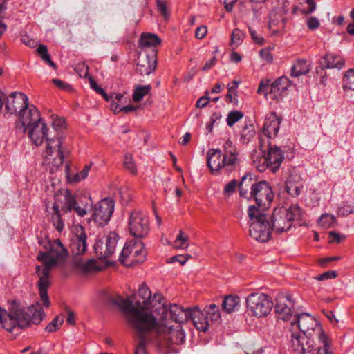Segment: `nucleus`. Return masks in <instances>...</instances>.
<instances>
[{"label": "nucleus", "mask_w": 354, "mask_h": 354, "mask_svg": "<svg viewBox=\"0 0 354 354\" xmlns=\"http://www.w3.org/2000/svg\"><path fill=\"white\" fill-rule=\"evenodd\" d=\"M68 254L67 249L59 239L50 243L48 252L40 251L37 254V259L44 263V267L37 266L35 268V273L39 278L37 286L41 301L46 308L50 304L48 295V290L50 286V270L59 262L64 261Z\"/></svg>", "instance_id": "obj_1"}, {"label": "nucleus", "mask_w": 354, "mask_h": 354, "mask_svg": "<svg viewBox=\"0 0 354 354\" xmlns=\"http://www.w3.org/2000/svg\"><path fill=\"white\" fill-rule=\"evenodd\" d=\"M108 301L118 307L124 313L129 315L131 324L140 335V341L136 346L135 354H147L145 335L152 330L156 324V319L152 313H144L134 308L129 299H124L119 295L110 296Z\"/></svg>", "instance_id": "obj_2"}, {"label": "nucleus", "mask_w": 354, "mask_h": 354, "mask_svg": "<svg viewBox=\"0 0 354 354\" xmlns=\"http://www.w3.org/2000/svg\"><path fill=\"white\" fill-rule=\"evenodd\" d=\"M222 148L210 149L207 152V165L213 174H218L222 171L230 173L240 165L239 151L230 140H225Z\"/></svg>", "instance_id": "obj_3"}, {"label": "nucleus", "mask_w": 354, "mask_h": 354, "mask_svg": "<svg viewBox=\"0 0 354 354\" xmlns=\"http://www.w3.org/2000/svg\"><path fill=\"white\" fill-rule=\"evenodd\" d=\"M8 319L3 322V328L7 331L19 332L30 325L39 324L46 316L39 302L27 308L14 302L9 309Z\"/></svg>", "instance_id": "obj_4"}, {"label": "nucleus", "mask_w": 354, "mask_h": 354, "mask_svg": "<svg viewBox=\"0 0 354 354\" xmlns=\"http://www.w3.org/2000/svg\"><path fill=\"white\" fill-rule=\"evenodd\" d=\"M291 330L295 328L299 329V332L312 336L313 333H317L319 342L323 347L317 348V350L313 354H333L330 351V345L328 337L324 332L321 324L310 314L302 313L297 315L295 322H291Z\"/></svg>", "instance_id": "obj_5"}, {"label": "nucleus", "mask_w": 354, "mask_h": 354, "mask_svg": "<svg viewBox=\"0 0 354 354\" xmlns=\"http://www.w3.org/2000/svg\"><path fill=\"white\" fill-rule=\"evenodd\" d=\"M248 214L250 218V236L259 242L269 241L272 238L273 231L267 212H262L254 206H249Z\"/></svg>", "instance_id": "obj_6"}, {"label": "nucleus", "mask_w": 354, "mask_h": 354, "mask_svg": "<svg viewBox=\"0 0 354 354\" xmlns=\"http://www.w3.org/2000/svg\"><path fill=\"white\" fill-rule=\"evenodd\" d=\"M163 300L164 298L161 294L156 293L153 295V301L155 303L152 306L153 308H155L153 313L160 315L161 322L167 321L168 315L171 320L178 323V324L189 321L191 308H183L176 304L167 306Z\"/></svg>", "instance_id": "obj_7"}, {"label": "nucleus", "mask_w": 354, "mask_h": 354, "mask_svg": "<svg viewBox=\"0 0 354 354\" xmlns=\"http://www.w3.org/2000/svg\"><path fill=\"white\" fill-rule=\"evenodd\" d=\"M301 213V208L297 205H292L289 208H275L270 218L272 231L277 234L288 231L291 227L292 221L300 218Z\"/></svg>", "instance_id": "obj_8"}, {"label": "nucleus", "mask_w": 354, "mask_h": 354, "mask_svg": "<svg viewBox=\"0 0 354 354\" xmlns=\"http://www.w3.org/2000/svg\"><path fill=\"white\" fill-rule=\"evenodd\" d=\"M221 317L219 307L214 304L206 306L203 310L194 306L189 313V320L198 330L203 332H206L210 324L218 322Z\"/></svg>", "instance_id": "obj_9"}, {"label": "nucleus", "mask_w": 354, "mask_h": 354, "mask_svg": "<svg viewBox=\"0 0 354 354\" xmlns=\"http://www.w3.org/2000/svg\"><path fill=\"white\" fill-rule=\"evenodd\" d=\"M69 154L68 149L62 147V139L56 138L46 139V148L44 153V163L48 165L51 171L57 170Z\"/></svg>", "instance_id": "obj_10"}, {"label": "nucleus", "mask_w": 354, "mask_h": 354, "mask_svg": "<svg viewBox=\"0 0 354 354\" xmlns=\"http://www.w3.org/2000/svg\"><path fill=\"white\" fill-rule=\"evenodd\" d=\"M157 333L158 342L160 346L170 347L173 344H181L184 342L185 337L182 326L178 324L175 328L174 326H169L167 323L161 322L158 324L156 322L154 328Z\"/></svg>", "instance_id": "obj_11"}, {"label": "nucleus", "mask_w": 354, "mask_h": 354, "mask_svg": "<svg viewBox=\"0 0 354 354\" xmlns=\"http://www.w3.org/2000/svg\"><path fill=\"white\" fill-rule=\"evenodd\" d=\"M245 302L248 314L259 318L267 316L273 308L271 297L268 295L262 292L249 294Z\"/></svg>", "instance_id": "obj_12"}, {"label": "nucleus", "mask_w": 354, "mask_h": 354, "mask_svg": "<svg viewBox=\"0 0 354 354\" xmlns=\"http://www.w3.org/2000/svg\"><path fill=\"white\" fill-rule=\"evenodd\" d=\"M273 198L274 194L270 184L266 180H261L253 185L252 190L250 191L249 197L247 198L254 199L256 205L253 206L256 209L267 212Z\"/></svg>", "instance_id": "obj_13"}, {"label": "nucleus", "mask_w": 354, "mask_h": 354, "mask_svg": "<svg viewBox=\"0 0 354 354\" xmlns=\"http://www.w3.org/2000/svg\"><path fill=\"white\" fill-rule=\"evenodd\" d=\"M147 252L144 243L140 241L131 240L126 243L120 255L119 261L125 264L127 258L131 262L142 263L146 259Z\"/></svg>", "instance_id": "obj_14"}, {"label": "nucleus", "mask_w": 354, "mask_h": 354, "mask_svg": "<svg viewBox=\"0 0 354 354\" xmlns=\"http://www.w3.org/2000/svg\"><path fill=\"white\" fill-rule=\"evenodd\" d=\"M128 225L130 234L135 238H145L150 230L148 217L140 211H134L130 214Z\"/></svg>", "instance_id": "obj_15"}, {"label": "nucleus", "mask_w": 354, "mask_h": 354, "mask_svg": "<svg viewBox=\"0 0 354 354\" xmlns=\"http://www.w3.org/2000/svg\"><path fill=\"white\" fill-rule=\"evenodd\" d=\"M114 206V201L108 198L99 201L95 205L91 216L93 221L100 226L106 225L111 218Z\"/></svg>", "instance_id": "obj_16"}, {"label": "nucleus", "mask_w": 354, "mask_h": 354, "mask_svg": "<svg viewBox=\"0 0 354 354\" xmlns=\"http://www.w3.org/2000/svg\"><path fill=\"white\" fill-rule=\"evenodd\" d=\"M75 197L67 189H59L55 194L53 210L55 212L67 213L72 210Z\"/></svg>", "instance_id": "obj_17"}, {"label": "nucleus", "mask_w": 354, "mask_h": 354, "mask_svg": "<svg viewBox=\"0 0 354 354\" xmlns=\"http://www.w3.org/2000/svg\"><path fill=\"white\" fill-rule=\"evenodd\" d=\"M310 335L302 333L301 332L292 331L291 333V347L292 350L299 354H306L317 350L313 349V341L310 339Z\"/></svg>", "instance_id": "obj_18"}, {"label": "nucleus", "mask_w": 354, "mask_h": 354, "mask_svg": "<svg viewBox=\"0 0 354 354\" xmlns=\"http://www.w3.org/2000/svg\"><path fill=\"white\" fill-rule=\"evenodd\" d=\"M87 236L82 225H75L73 230V236L70 241V249L75 255L84 254L87 248Z\"/></svg>", "instance_id": "obj_19"}, {"label": "nucleus", "mask_w": 354, "mask_h": 354, "mask_svg": "<svg viewBox=\"0 0 354 354\" xmlns=\"http://www.w3.org/2000/svg\"><path fill=\"white\" fill-rule=\"evenodd\" d=\"M19 119L24 133H26V129H29L42 120L39 110L34 105H28L27 108L20 110Z\"/></svg>", "instance_id": "obj_20"}, {"label": "nucleus", "mask_w": 354, "mask_h": 354, "mask_svg": "<svg viewBox=\"0 0 354 354\" xmlns=\"http://www.w3.org/2000/svg\"><path fill=\"white\" fill-rule=\"evenodd\" d=\"M118 239V235L115 232H109L106 237L104 248L102 246V242L101 241L95 244V250L100 259H106L114 253Z\"/></svg>", "instance_id": "obj_21"}, {"label": "nucleus", "mask_w": 354, "mask_h": 354, "mask_svg": "<svg viewBox=\"0 0 354 354\" xmlns=\"http://www.w3.org/2000/svg\"><path fill=\"white\" fill-rule=\"evenodd\" d=\"M156 59L155 55L149 56L146 53H140L138 56L136 71L140 75H148L155 71Z\"/></svg>", "instance_id": "obj_22"}, {"label": "nucleus", "mask_w": 354, "mask_h": 354, "mask_svg": "<svg viewBox=\"0 0 354 354\" xmlns=\"http://www.w3.org/2000/svg\"><path fill=\"white\" fill-rule=\"evenodd\" d=\"M294 307V301L291 296L288 295L277 299L274 311L279 319L288 320L292 315V308Z\"/></svg>", "instance_id": "obj_23"}, {"label": "nucleus", "mask_w": 354, "mask_h": 354, "mask_svg": "<svg viewBox=\"0 0 354 354\" xmlns=\"http://www.w3.org/2000/svg\"><path fill=\"white\" fill-rule=\"evenodd\" d=\"M28 105V97L21 92H12L6 104V109L10 114L17 113L19 109L22 110L27 108Z\"/></svg>", "instance_id": "obj_24"}, {"label": "nucleus", "mask_w": 354, "mask_h": 354, "mask_svg": "<svg viewBox=\"0 0 354 354\" xmlns=\"http://www.w3.org/2000/svg\"><path fill=\"white\" fill-rule=\"evenodd\" d=\"M281 124V119L276 113H270L266 118L262 133L266 138H274L279 131Z\"/></svg>", "instance_id": "obj_25"}, {"label": "nucleus", "mask_w": 354, "mask_h": 354, "mask_svg": "<svg viewBox=\"0 0 354 354\" xmlns=\"http://www.w3.org/2000/svg\"><path fill=\"white\" fill-rule=\"evenodd\" d=\"M47 130L46 124L41 120L34 126L26 129V133L33 143L39 146L43 143L44 139H48L46 137Z\"/></svg>", "instance_id": "obj_26"}, {"label": "nucleus", "mask_w": 354, "mask_h": 354, "mask_svg": "<svg viewBox=\"0 0 354 354\" xmlns=\"http://www.w3.org/2000/svg\"><path fill=\"white\" fill-rule=\"evenodd\" d=\"M138 295L142 298V301H138L137 307L133 306L134 308L139 309L144 313H147V312H145V309H151L153 311L155 310V308L152 307L155 303L153 301V298L151 299V292L145 283H142L138 289ZM131 301L133 303L132 301ZM132 305L133 304H132Z\"/></svg>", "instance_id": "obj_27"}, {"label": "nucleus", "mask_w": 354, "mask_h": 354, "mask_svg": "<svg viewBox=\"0 0 354 354\" xmlns=\"http://www.w3.org/2000/svg\"><path fill=\"white\" fill-rule=\"evenodd\" d=\"M267 158L270 165V170L273 173H276L283 161V153L277 146L270 147L267 153Z\"/></svg>", "instance_id": "obj_28"}, {"label": "nucleus", "mask_w": 354, "mask_h": 354, "mask_svg": "<svg viewBox=\"0 0 354 354\" xmlns=\"http://www.w3.org/2000/svg\"><path fill=\"white\" fill-rule=\"evenodd\" d=\"M322 69L337 68L341 69L344 65V59L333 53H327L319 62Z\"/></svg>", "instance_id": "obj_29"}, {"label": "nucleus", "mask_w": 354, "mask_h": 354, "mask_svg": "<svg viewBox=\"0 0 354 354\" xmlns=\"http://www.w3.org/2000/svg\"><path fill=\"white\" fill-rule=\"evenodd\" d=\"M257 182L253 179L252 174H245L241 178L239 184L240 196L245 198H248L250 194L249 190L251 191L253 185L257 184Z\"/></svg>", "instance_id": "obj_30"}, {"label": "nucleus", "mask_w": 354, "mask_h": 354, "mask_svg": "<svg viewBox=\"0 0 354 354\" xmlns=\"http://www.w3.org/2000/svg\"><path fill=\"white\" fill-rule=\"evenodd\" d=\"M252 160L254 166L259 171L263 172L267 169H270V165L266 153L254 151L252 154Z\"/></svg>", "instance_id": "obj_31"}, {"label": "nucleus", "mask_w": 354, "mask_h": 354, "mask_svg": "<svg viewBox=\"0 0 354 354\" xmlns=\"http://www.w3.org/2000/svg\"><path fill=\"white\" fill-rule=\"evenodd\" d=\"M288 79L286 77H280L273 82L269 88V94L272 99H277L282 93L285 91L288 86Z\"/></svg>", "instance_id": "obj_32"}, {"label": "nucleus", "mask_w": 354, "mask_h": 354, "mask_svg": "<svg viewBox=\"0 0 354 354\" xmlns=\"http://www.w3.org/2000/svg\"><path fill=\"white\" fill-rule=\"evenodd\" d=\"M302 187L301 183L292 176L286 181L285 189L292 197L298 196L301 194Z\"/></svg>", "instance_id": "obj_33"}, {"label": "nucleus", "mask_w": 354, "mask_h": 354, "mask_svg": "<svg viewBox=\"0 0 354 354\" xmlns=\"http://www.w3.org/2000/svg\"><path fill=\"white\" fill-rule=\"evenodd\" d=\"M310 71L309 65L305 59H297L292 66L291 76L299 77L307 74Z\"/></svg>", "instance_id": "obj_34"}, {"label": "nucleus", "mask_w": 354, "mask_h": 354, "mask_svg": "<svg viewBox=\"0 0 354 354\" xmlns=\"http://www.w3.org/2000/svg\"><path fill=\"white\" fill-rule=\"evenodd\" d=\"M161 42L160 39L152 33H142L139 40V45L143 48L156 46Z\"/></svg>", "instance_id": "obj_35"}, {"label": "nucleus", "mask_w": 354, "mask_h": 354, "mask_svg": "<svg viewBox=\"0 0 354 354\" xmlns=\"http://www.w3.org/2000/svg\"><path fill=\"white\" fill-rule=\"evenodd\" d=\"M240 299L237 296L228 295L225 297L222 302V310L227 313H232L239 305Z\"/></svg>", "instance_id": "obj_36"}, {"label": "nucleus", "mask_w": 354, "mask_h": 354, "mask_svg": "<svg viewBox=\"0 0 354 354\" xmlns=\"http://www.w3.org/2000/svg\"><path fill=\"white\" fill-rule=\"evenodd\" d=\"M151 88L150 85L136 86L133 93V100L136 102H140L145 95H148Z\"/></svg>", "instance_id": "obj_37"}, {"label": "nucleus", "mask_w": 354, "mask_h": 354, "mask_svg": "<svg viewBox=\"0 0 354 354\" xmlns=\"http://www.w3.org/2000/svg\"><path fill=\"white\" fill-rule=\"evenodd\" d=\"M37 53L41 57V59L45 62L48 63L49 66L53 67L54 69L57 68L56 64L50 59V57L48 53L47 46L44 44H40L37 50Z\"/></svg>", "instance_id": "obj_38"}, {"label": "nucleus", "mask_w": 354, "mask_h": 354, "mask_svg": "<svg viewBox=\"0 0 354 354\" xmlns=\"http://www.w3.org/2000/svg\"><path fill=\"white\" fill-rule=\"evenodd\" d=\"M354 213V201H346L338 208L339 216H346Z\"/></svg>", "instance_id": "obj_39"}, {"label": "nucleus", "mask_w": 354, "mask_h": 354, "mask_svg": "<svg viewBox=\"0 0 354 354\" xmlns=\"http://www.w3.org/2000/svg\"><path fill=\"white\" fill-rule=\"evenodd\" d=\"M343 87L344 89L354 91V70L349 69L346 72L343 78Z\"/></svg>", "instance_id": "obj_40"}, {"label": "nucleus", "mask_w": 354, "mask_h": 354, "mask_svg": "<svg viewBox=\"0 0 354 354\" xmlns=\"http://www.w3.org/2000/svg\"><path fill=\"white\" fill-rule=\"evenodd\" d=\"M64 319L63 315L55 317L45 328V330L49 333L56 331L59 328V326L62 325Z\"/></svg>", "instance_id": "obj_41"}, {"label": "nucleus", "mask_w": 354, "mask_h": 354, "mask_svg": "<svg viewBox=\"0 0 354 354\" xmlns=\"http://www.w3.org/2000/svg\"><path fill=\"white\" fill-rule=\"evenodd\" d=\"M124 167L131 174H137V167L135 164V162L133 159V156L130 153H127L124 156Z\"/></svg>", "instance_id": "obj_42"}, {"label": "nucleus", "mask_w": 354, "mask_h": 354, "mask_svg": "<svg viewBox=\"0 0 354 354\" xmlns=\"http://www.w3.org/2000/svg\"><path fill=\"white\" fill-rule=\"evenodd\" d=\"M244 114L240 111H230L227 118V124L229 127H232L236 122L243 117Z\"/></svg>", "instance_id": "obj_43"}, {"label": "nucleus", "mask_w": 354, "mask_h": 354, "mask_svg": "<svg viewBox=\"0 0 354 354\" xmlns=\"http://www.w3.org/2000/svg\"><path fill=\"white\" fill-rule=\"evenodd\" d=\"M189 236L180 230L175 240V243L176 245V247L177 248H187L188 247V245L187 244Z\"/></svg>", "instance_id": "obj_44"}, {"label": "nucleus", "mask_w": 354, "mask_h": 354, "mask_svg": "<svg viewBox=\"0 0 354 354\" xmlns=\"http://www.w3.org/2000/svg\"><path fill=\"white\" fill-rule=\"evenodd\" d=\"M91 167H92V163L85 165L84 168L82 169V170L80 171V172L77 173L74 176V177L73 178V181L79 182L82 180L85 179L87 177L88 172L91 170Z\"/></svg>", "instance_id": "obj_45"}, {"label": "nucleus", "mask_w": 354, "mask_h": 354, "mask_svg": "<svg viewBox=\"0 0 354 354\" xmlns=\"http://www.w3.org/2000/svg\"><path fill=\"white\" fill-rule=\"evenodd\" d=\"M63 213L55 212L52 216L53 225L58 232H62L64 229V223L62 220V215Z\"/></svg>", "instance_id": "obj_46"}, {"label": "nucleus", "mask_w": 354, "mask_h": 354, "mask_svg": "<svg viewBox=\"0 0 354 354\" xmlns=\"http://www.w3.org/2000/svg\"><path fill=\"white\" fill-rule=\"evenodd\" d=\"M78 267L84 273H88L95 270V261L88 260L86 262H81L78 263Z\"/></svg>", "instance_id": "obj_47"}, {"label": "nucleus", "mask_w": 354, "mask_h": 354, "mask_svg": "<svg viewBox=\"0 0 354 354\" xmlns=\"http://www.w3.org/2000/svg\"><path fill=\"white\" fill-rule=\"evenodd\" d=\"M335 221V218L333 215L323 214L319 219V224L324 227H330Z\"/></svg>", "instance_id": "obj_48"}, {"label": "nucleus", "mask_w": 354, "mask_h": 354, "mask_svg": "<svg viewBox=\"0 0 354 354\" xmlns=\"http://www.w3.org/2000/svg\"><path fill=\"white\" fill-rule=\"evenodd\" d=\"M244 37V33L240 29L236 28L233 30L231 35V45L240 44Z\"/></svg>", "instance_id": "obj_49"}, {"label": "nucleus", "mask_w": 354, "mask_h": 354, "mask_svg": "<svg viewBox=\"0 0 354 354\" xmlns=\"http://www.w3.org/2000/svg\"><path fill=\"white\" fill-rule=\"evenodd\" d=\"M270 138H266L263 133H261L259 136V151H262L263 153H266V151H268V148L270 147H272L271 146V144L270 142Z\"/></svg>", "instance_id": "obj_50"}, {"label": "nucleus", "mask_w": 354, "mask_h": 354, "mask_svg": "<svg viewBox=\"0 0 354 354\" xmlns=\"http://www.w3.org/2000/svg\"><path fill=\"white\" fill-rule=\"evenodd\" d=\"M75 70L81 77H88V66L84 63H79L75 66Z\"/></svg>", "instance_id": "obj_51"}, {"label": "nucleus", "mask_w": 354, "mask_h": 354, "mask_svg": "<svg viewBox=\"0 0 354 354\" xmlns=\"http://www.w3.org/2000/svg\"><path fill=\"white\" fill-rule=\"evenodd\" d=\"M328 236H329V242L330 243H339L342 241H344L346 238V236L344 234H341L335 231L329 232Z\"/></svg>", "instance_id": "obj_52"}, {"label": "nucleus", "mask_w": 354, "mask_h": 354, "mask_svg": "<svg viewBox=\"0 0 354 354\" xmlns=\"http://www.w3.org/2000/svg\"><path fill=\"white\" fill-rule=\"evenodd\" d=\"M337 276V274L335 271L333 270H328L326 271L317 277H315V279L317 281H324L330 279H335Z\"/></svg>", "instance_id": "obj_53"}, {"label": "nucleus", "mask_w": 354, "mask_h": 354, "mask_svg": "<svg viewBox=\"0 0 354 354\" xmlns=\"http://www.w3.org/2000/svg\"><path fill=\"white\" fill-rule=\"evenodd\" d=\"M157 7L160 13L165 18L169 17L167 3L162 0H157Z\"/></svg>", "instance_id": "obj_54"}, {"label": "nucleus", "mask_w": 354, "mask_h": 354, "mask_svg": "<svg viewBox=\"0 0 354 354\" xmlns=\"http://www.w3.org/2000/svg\"><path fill=\"white\" fill-rule=\"evenodd\" d=\"M259 54L262 59L264 60L266 62L270 64L272 62L273 56L269 48H265L261 49L259 52Z\"/></svg>", "instance_id": "obj_55"}, {"label": "nucleus", "mask_w": 354, "mask_h": 354, "mask_svg": "<svg viewBox=\"0 0 354 354\" xmlns=\"http://www.w3.org/2000/svg\"><path fill=\"white\" fill-rule=\"evenodd\" d=\"M306 24L310 30H315L318 28L320 26V22L319 19L315 17H310L306 20Z\"/></svg>", "instance_id": "obj_56"}, {"label": "nucleus", "mask_w": 354, "mask_h": 354, "mask_svg": "<svg viewBox=\"0 0 354 354\" xmlns=\"http://www.w3.org/2000/svg\"><path fill=\"white\" fill-rule=\"evenodd\" d=\"M52 82L59 88L64 91H71L72 90V87L70 84L62 81L59 79H53Z\"/></svg>", "instance_id": "obj_57"}, {"label": "nucleus", "mask_w": 354, "mask_h": 354, "mask_svg": "<svg viewBox=\"0 0 354 354\" xmlns=\"http://www.w3.org/2000/svg\"><path fill=\"white\" fill-rule=\"evenodd\" d=\"M248 29H249V32H250V36L252 39V40L259 44V45H262L263 44L265 40L263 39V37H262L261 36L259 35L257 32L253 30L250 26H248Z\"/></svg>", "instance_id": "obj_58"}, {"label": "nucleus", "mask_w": 354, "mask_h": 354, "mask_svg": "<svg viewBox=\"0 0 354 354\" xmlns=\"http://www.w3.org/2000/svg\"><path fill=\"white\" fill-rule=\"evenodd\" d=\"M191 257V256L187 254L185 256L184 255H176L172 257L168 260V263H172L174 261L179 262L181 265H184L186 261Z\"/></svg>", "instance_id": "obj_59"}, {"label": "nucleus", "mask_w": 354, "mask_h": 354, "mask_svg": "<svg viewBox=\"0 0 354 354\" xmlns=\"http://www.w3.org/2000/svg\"><path fill=\"white\" fill-rule=\"evenodd\" d=\"M238 185V182L236 180H232L229 182L224 188V192L225 194H232L236 189Z\"/></svg>", "instance_id": "obj_60"}, {"label": "nucleus", "mask_w": 354, "mask_h": 354, "mask_svg": "<svg viewBox=\"0 0 354 354\" xmlns=\"http://www.w3.org/2000/svg\"><path fill=\"white\" fill-rule=\"evenodd\" d=\"M207 33V28L206 26H201L198 27L195 31V36L198 39H203Z\"/></svg>", "instance_id": "obj_61"}, {"label": "nucleus", "mask_w": 354, "mask_h": 354, "mask_svg": "<svg viewBox=\"0 0 354 354\" xmlns=\"http://www.w3.org/2000/svg\"><path fill=\"white\" fill-rule=\"evenodd\" d=\"M322 312H323L324 315L331 322V324H333V325H336L339 323V320L335 317L333 311H328V310H323Z\"/></svg>", "instance_id": "obj_62"}, {"label": "nucleus", "mask_w": 354, "mask_h": 354, "mask_svg": "<svg viewBox=\"0 0 354 354\" xmlns=\"http://www.w3.org/2000/svg\"><path fill=\"white\" fill-rule=\"evenodd\" d=\"M306 3L308 4L309 7L307 10H301V12L302 14L308 15L316 9V3L314 0H305Z\"/></svg>", "instance_id": "obj_63"}, {"label": "nucleus", "mask_w": 354, "mask_h": 354, "mask_svg": "<svg viewBox=\"0 0 354 354\" xmlns=\"http://www.w3.org/2000/svg\"><path fill=\"white\" fill-rule=\"evenodd\" d=\"M269 88L270 86L268 84V81L266 83H264L263 81H261L259 85L257 93L259 94L264 93L266 95H267L269 93Z\"/></svg>", "instance_id": "obj_64"}]
</instances>
